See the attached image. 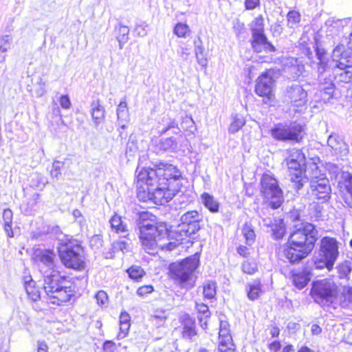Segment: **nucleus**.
Segmentation results:
<instances>
[{
	"instance_id": "9",
	"label": "nucleus",
	"mask_w": 352,
	"mask_h": 352,
	"mask_svg": "<svg viewBox=\"0 0 352 352\" xmlns=\"http://www.w3.org/2000/svg\"><path fill=\"white\" fill-rule=\"evenodd\" d=\"M278 69H265L256 78L254 85L255 94L262 99L265 104H271L276 101V83Z\"/></svg>"
},
{
	"instance_id": "41",
	"label": "nucleus",
	"mask_w": 352,
	"mask_h": 352,
	"mask_svg": "<svg viewBox=\"0 0 352 352\" xmlns=\"http://www.w3.org/2000/svg\"><path fill=\"white\" fill-rule=\"evenodd\" d=\"M245 124V120L242 118L234 117L229 126V132L234 133L239 131Z\"/></svg>"
},
{
	"instance_id": "3",
	"label": "nucleus",
	"mask_w": 352,
	"mask_h": 352,
	"mask_svg": "<svg viewBox=\"0 0 352 352\" xmlns=\"http://www.w3.org/2000/svg\"><path fill=\"white\" fill-rule=\"evenodd\" d=\"M317 241L318 232L315 226L302 222L289 234L283 250L284 255L290 263H298L311 253Z\"/></svg>"
},
{
	"instance_id": "13",
	"label": "nucleus",
	"mask_w": 352,
	"mask_h": 352,
	"mask_svg": "<svg viewBox=\"0 0 352 352\" xmlns=\"http://www.w3.org/2000/svg\"><path fill=\"white\" fill-rule=\"evenodd\" d=\"M320 250L326 259L325 267L328 271H331L339 254L336 240L334 238L324 236L321 239Z\"/></svg>"
},
{
	"instance_id": "12",
	"label": "nucleus",
	"mask_w": 352,
	"mask_h": 352,
	"mask_svg": "<svg viewBox=\"0 0 352 352\" xmlns=\"http://www.w3.org/2000/svg\"><path fill=\"white\" fill-rule=\"evenodd\" d=\"M310 194L318 204H324L329 201L331 188L326 177H314L310 182Z\"/></svg>"
},
{
	"instance_id": "25",
	"label": "nucleus",
	"mask_w": 352,
	"mask_h": 352,
	"mask_svg": "<svg viewBox=\"0 0 352 352\" xmlns=\"http://www.w3.org/2000/svg\"><path fill=\"white\" fill-rule=\"evenodd\" d=\"M336 67L340 69H346L352 68V52L344 50L338 55L336 60Z\"/></svg>"
},
{
	"instance_id": "39",
	"label": "nucleus",
	"mask_w": 352,
	"mask_h": 352,
	"mask_svg": "<svg viewBox=\"0 0 352 352\" xmlns=\"http://www.w3.org/2000/svg\"><path fill=\"white\" fill-rule=\"evenodd\" d=\"M286 232V228L283 221L274 225L272 228V234L275 239H282Z\"/></svg>"
},
{
	"instance_id": "49",
	"label": "nucleus",
	"mask_w": 352,
	"mask_h": 352,
	"mask_svg": "<svg viewBox=\"0 0 352 352\" xmlns=\"http://www.w3.org/2000/svg\"><path fill=\"white\" fill-rule=\"evenodd\" d=\"M102 350L104 352H116V344L112 340H106L102 344Z\"/></svg>"
},
{
	"instance_id": "32",
	"label": "nucleus",
	"mask_w": 352,
	"mask_h": 352,
	"mask_svg": "<svg viewBox=\"0 0 352 352\" xmlns=\"http://www.w3.org/2000/svg\"><path fill=\"white\" fill-rule=\"evenodd\" d=\"M252 33L265 32V21L262 14L256 16L250 24Z\"/></svg>"
},
{
	"instance_id": "14",
	"label": "nucleus",
	"mask_w": 352,
	"mask_h": 352,
	"mask_svg": "<svg viewBox=\"0 0 352 352\" xmlns=\"http://www.w3.org/2000/svg\"><path fill=\"white\" fill-rule=\"evenodd\" d=\"M181 337L183 340L192 341L198 335L195 319L188 314L179 316Z\"/></svg>"
},
{
	"instance_id": "54",
	"label": "nucleus",
	"mask_w": 352,
	"mask_h": 352,
	"mask_svg": "<svg viewBox=\"0 0 352 352\" xmlns=\"http://www.w3.org/2000/svg\"><path fill=\"white\" fill-rule=\"evenodd\" d=\"M59 102L60 106L65 109H67L71 106V102L67 95H63L59 98Z\"/></svg>"
},
{
	"instance_id": "63",
	"label": "nucleus",
	"mask_w": 352,
	"mask_h": 352,
	"mask_svg": "<svg viewBox=\"0 0 352 352\" xmlns=\"http://www.w3.org/2000/svg\"><path fill=\"white\" fill-rule=\"evenodd\" d=\"M294 350V346L292 344H286L282 349L281 352H293Z\"/></svg>"
},
{
	"instance_id": "52",
	"label": "nucleus",
	"mask_w": 352,
	"mask_h": 352,
	"mask_svg": "<svg viewBox=\"0 0 352 352\" xmlns=\"http://www.w3.org/2000/svg\"><path fill=\"white\" fill-rule=\"evenodd\" d=\"M267 330L272 338H278L280 333V330L276 324H270L267 327Z\"/></svg>"
},
{
	"instance_id": "47",
	"label": "nucleus",
	"mask_w": 352,
	"mask_h": 352,
	"mask_svg": "<svg viewBox=\"0 0 352 352\" xmlns=\"http://www.w3.org/2000/svg\"><path fill=\"white\" fill-rule=\"evenodd\" d=\"M218 350L219 352H236V347L234 343L223 344L222 342L219 343Z\"/></svg>"
},
{
	"instance_id": "30",
	"label": "nucleus",
	"mask_w": 352,
	"mask_h": 352,
	"mask_svg": "<svg viewBox=\"0 0 352 352\" xmlns=\"http://www.w3.org/2000/svg\"><path fill=\"white\" fill-rule=\"evenodd\" d=\"M242 234L245 240V243L248 245H250L256 240V234L254 230L249 222H245L242 228Z\"/></svg>"
},
{
	"instance_id": "8",
	"label": "nucleus",
	"mask_w": 352,
	"mask_h": 352,
	"mask_svg": "<svg viewBox=\"0 0 352 352\" xmlns=\"http://www.w3.org/2000/svg\"><path fill=\"white\" fill-rule=\"evenodd\" d=\"M259 193L263 204L273 210L279 208L284 202L283 191L275 177L268 173L262 174Z\"/></svg>"
},
{
	"instance_id": "4",
	"label": "nucleus",
	"mask_w": 352,
	"mask_h": 352,
	"mask_svg": "<svg viewBox=\"0 0 352 352\" xmlns=\"http://www.w3.org/2000/svg\"><path fill=\"white\" fill-rule=\"evenodd\" d=\"M43 289L47 302L56 306L65 305L76 297L73 279L57 269L43 277Z\"/></svg>"
},
{
	"instance_id": "57",
	"label": "nucleus",
	"mask_w": 352,
	"mask_h": 352,
	"mask_svg": "<svg viewBox=\"0 0 352 352\" xmlns=\"http://www.w3.org/2000/svg\"><path fill=\"white\" fill-rule=\"evenodd\" d=\"M3 228L9 238L14 237V232L12 229V223H3Z\"/></svg>"
},
{
	"instance_id": "27",
	"label": "nucleus",
	"mask_w": 352,
	"mask_h": 352,
	"mask_svg": "<svg viewBox=\"0 0 352 352\" xmlns=\"http://www.w3.org/2000/svg\"><path fill=\"white\" fill-rule=\"evenodd\" d=\"M217 284L214 280H208L202 284L203 296L205 299L213 300L216 298Z\"/></svg>"
},
{
	"instance_id": "64",
	"label": "nucleus",
	"mask_w": 352,
	"mask_h": 352,
	"mask_svg": "<svg viewBox=\"0 0 352 352\" xmlns=\"http://www.w3.org/2000/svg\"><path fill=\"white\" fill-rule=\"evenodd\" d=\"M316 268L318 270H321L324 267V262H323L322 260H318L315 262Z\"/></svg>"
},
{
	"instance_id": "36",
	"label": "nucleus",
	"mask_w": 352,
	"mask_h": 352,
	"mask_svg": "<svg viewBox=\"0 0 352 352\" xmlns=\"http://www.w3.org/2000/svg\"><path fill=\"white\" fill-rule=\"evenodd\" d=\"M181 128L183 132L186 134H192L195 126V122L192 118L188 116H185L183 118L181 122Z\"/></svg>"
},
{
	"instance_id": "23",
	"label": "nucleus",
	"mask_w": 352,
	"mask_h": 352,
	"mask_svg": "<svg viewBox=\"0 0 352 352\" xmlns=\"http://www.w3.org/2000/svg\"><path fill=\"white\" fill-rule=\"evenodd\" d=\"M91 118L95 124H100L105 120V109L104 107L100 104L99 101H96L91 104Z\"/></svg>"
},
{
	"instance_id": "38",
	"label": "nucleus",
	"mask_w": 352,
	"mask_h": 352,
	"mask_svg": "<svg viewBox=\"0 0 352 352\" xmlns=\"http://www.w3.org/2000/svg\"><path fill=\"white\" fill-rule=\"evenodd\" d=\"M337 270L339 278H344L348 277V276L351 274V267L349 263L345 261L340 263L337 266Z\"/></svg>"
},
{
	"instance_id": "60",
	"label": "nucleus",
	"mask_w": 352,
	"mask_h": 352,
	"mask_svg": "<svg viewBox=\"0 0 352 352\" xmlns=\"http://www.w3.org/2000/svg\"><path fill=\"white\" fill-rule=\"evenodd\" d=\"M311 334L318 336L322 333V328L318 324H314L311 328Z\"/></svg>"
},
{
	"instance_id": "37",
	"label": "nucleus",
	"mask_w": 352,
	"mask_h": 352,
	"mask_svg": "<svg viewBox=\"0 0 352 352\" xmlns=\"http://www.w3.org/2000/svg\"><path fill=\"white\" fill-rule=\"evenodd\" d=\"M316 55L317 58L319 60V65L323 69L326 68L328 65V58L327 51L319 47H316L315 49Z\"/></svg>"
},
{
	"instance_id": "2",
	"label": "nucleus",
	"mask_w": 352,
	"mask_h": 352,
	"mask_svg": "<svg viewBox=\"0 0 352 352\" xmlns=\"http://www.w3.org/2000/svg\"><path fill=\"white\" fill-rule=\"evenodd\" d=\"M182 179V170L167 162L137 168L133 180L136 197L141 202L164 205L175 196V183Z\"/></svg>"
},
{
	"instance_id": "42",
	"label": "nucleus",
	"mask_w": 352,
	"mask_h": 352,
	"mask_svg": "<svg viewBox=\"0 0 352 352\" xmlns=\"http://www.w3.org/2000/svg\"><path fill=\"white\" fill-rule=\"evenodd\" d=\"M301 15L298 11L290 10L287 14V21L289 25L292 27L300 21Z\"/></svg>"
},
{
	"instance_id": "26",
	"label": "nucleus",
	"mask_w": 352,
	"mask_h": 352,
	"mask_svg": "<svg viewBox=\"0 0 352 352\" xmlns=\"http://www.w3.org/2000/svg\"><path fill=\"white\" fill-rule=\"evenodd\" d=\"M290 100L293 106L298 107L305 105L307 93L301 88L293 89L290 92Z\"/></svg>"
},
{
	"instance_id": "34",
	"label": "nucleus",
	"mask_w": 352,
	"mask_h": 352,
	"mask_svg": "<svg viewBox=\"0 0 352 352\" xmlns=\"http://www.w3.org/2000/svg\"><path fill=\"white\" fill-rule=\"evenodd\" d=\"M256 259L246 258L241 264V270L244 274H253L258 271L257 263Z\"/></svg>"
},
{
	"instance_id": "45",
	"label": "nucleus",
	"mask_w": 352,
	"mask_h": 352,
	"mask_svg": "<svg viewBox=\"0 0 352 352\" xmlns=\"http://www.w3.org/2000/svg\"><path fill=\"white\" fill-rule=\"evenodd\" d=\"M128 115L127 103L126 101H121L118 105L117 116L118 119Z\"/></svg>"
},
{
	"instance_id": "28",
	"label": "nucleus",
	"mask_w": 352,
	"mask_h": 352,
	"mask_svg": "<svg viewBox=\"0 0 352 352\" xmlns=\"http://www.w3.org/2000/svg\"><path fill=\"white\" fill-rule=\"evenodd\" d=\"M129 277L135 283H140L146 275L145 270L139 265H132L126 270Z\"/></svg>"
},
{
	"instance_id": "56",
	"label": "nucleus",
	"mask_w": 352,
	"mask_h": 352,
	"mask_svg": "<svg viewBox=\"0 0 352 352\" xmlns=\"http://www.w3.org/2000/svg\"><path fill=\"white\" fill-rule=\"evenodd\" d=\"M222 342H223V344L233 343L231 333L223 334L221 336H219V343H222Z\"/></svg>"
},
{
	"instance_id": "40",
	"label": "nucleus",
	"mask_w": 352,
	"mask_h": 352,
	"mask_svg": "<svg viewBox=\"0 0 352 352\" xmlns=\"http://www.w3.org/2000/svg\"><path fill=\"white\" fill-rule=\"evenodd\" d=\"M336 78L340 83L347 84L352 82V69H342Z\"/></svg>"
},
{
	"instance_id": "55",
	"label": "nucleus",
	"mask_w": 352,
	"mask_h": 352,
	"mask_svg": "<svg viewBox=\"0 0 352 352\" xmlns=\"http://www.w3.org/2000/svg\"><path fill=\"white\" fill-rule=\"evenodd\" d=\"M3 219L4 223H12V211L6 208L3 212Z\"/></svg>"
},
{
	"instance_id": "19",
	"label": "nucleus",
	"mask_w": 352,
	"mask_h": 352,
	"mask_svg": "<svg viewBox=\"0 0 352 352\" xmlns=\"http://www.w3.org/2000/svg\"><path fill=\"white\" fill-rule=\"evenodd\" d=\"M261 280L256 278L247 285V296L250 300H257L263 292Z\"/></svg>"
},
{
	"instance_id": "31",
	"label": "nucleus",
	"mask_w": 352,
	"mask_h": 352,
	"mask_svg": "<svg viewBox=\"0 0 352 352\" xmlns=\"http://www.w3.org/2000/svg\"><path fill=\"white\" fill-rule=\"evenodd\" d=\"M173 33L178 38H186L191 34V30L186 23H177L173 28Z\"/></svg>"
},
{
	"instance_id": "51",
	"label": "nucleus",
	"mask_w": 352,
	"mask_h": 352,
	"mask_svg": "<svg viewBox=\"0 0 352 352\" xmlns=\"http://www.w3.org/2000/svg\"><path fill=\"white\" fill-rule=\"evenodd\" d=\"M267 348L270 352H278L281 349V342L278 340H273L268 344Z\"/></svg>"
},
{
	"instance_id": "53",
	"label": "nucleus",
	"mask_w": 352,
	"mask_h": 352,
	"mask_svg": "<svg viewBox=\"0 0 352 352\" xmlns=\"http://www.w3.org/2000/svg\"><path fill=\"white\" fill-rule=\"evenodd\" d=\"M230 333V326L226 321H221L219 324V336Z\"/></svg>"
},
{
	"instance_id": "15",
	"label": "nucleus",
	"mask_w": 352,
	"mask_h": 352,
	"mask_svg": "<svg viewBox=\"0 0 352 352\" xmlns=\"http://www.w3.org/2000/svg\"><path fill=\"white\" fill-rule=\"evenodd\" d=\"M250 45L254 52L256 53H260L263 50L268 52L276 51L275 46L269 41L265 32L252 33Z\"/></svg>"
},
{
	"instance_id": "5",
	"label": "nucleus",
	"mask_w": 352,
	"mask_h": 352,
	"mask_svg": "<svg viewBox=\"0 0 352 352\" xmlns=\"http://www.w3.org/2000/svg\"><path fill=\"white\" fill-rule=\"evenodd\" d=\"M201 265V253L195 252L179 261L170 263L168 276L181 288L191 289L196 285L197 272Z\"/></svg>"
},
{
	"instance_id": "21",
	"label": "nucleus",
	"mask_w": 352,
	"mask_h": 352,
	"mask_svg": "<svg viewBox=\"0 0 352 352\" xmlns=\"http://www.w3.org/2000/svg\"><path fill=\"white\" fill-rule=\"evenodd\" d=\"M196 309L199 325L203 329H206L211 315L208 307L203 302H197Z\"/></svg>"
},
{
	"instance_id": "10",
	"label": "nucleus",
	"mask_w": 352,
	"mask_h": 352,
	"mask_svg": "<svg viewBox=\"0 0 352 352\" xmlns=\"http://www.w3.org/2000/svg\"><path fill=\"white\" fill-rule=\"evenodd\" d=\"M309 295L316 303L331 302L338 295V286L329 278L317 279L311 283Z\"/></svg>"
},
{
	"instance_id": "20",
	"label": "nucleus",
	"mask_w": 352,
	"mask_h": 352,
	"mask_svg": "<svg viewBox=\"0 0 352 352\" xmlns=\"http://www.w3.org/2000/svg\"><path fill=\"white\" fill-rule=\"evenodd\" d=\"M119 331L117 334V338L122 339L125 338L129 331L131 327V317L128 312L123 311L120 313L119 317Z\"/></svg>"
},
{
	"instance_id": "59",
	"label": "nucleus",
	"mask_w": 352,
	"mask_h": 352,
	"mask_svg": "<svg viewBox=\"0 0 352 352\" xmlns=\"http://www.w3.org/2000/svg\"><path fill=\"white\" fill-rule=\"evenodd\" d=\"M174 128H178V125L175 120H172L170 122V123L167 125V126L166 128H164L163 130H162L160 132V135L164 134L169 129H174Z\"/></svg>"
},
{
	"instance_id": "24",
	"label": "nucleus",
	"mask_w": 352,
	"mask_h": 352,
	"mask_svg": "<svg viewBox=\"0 0 352 352\" xmlns=\"http://www.w3.org/2000/svg\"><path fill=\"white\" fill-rule=\"evenodd\" d=\"M237 253L244 258L254 259L258 258L259 256V252L258 248L252 247V243L248 245L246 243L245 245H239L236 248Z\"/></svg>"
},
{
	"instance_id": "35",
	"label": "nucleus",
	"mask_w": 352,
	"mask_h": 352,
	"mask_svg": "<svg viewBox=\"0 0 352 352\" xmlns=\"http://www.w3.org/2000/svg\"><path fill=\"white\" fill-rule=\"evenodd\" d=\"M346 193L343 196L344 203L352 208V176L349 177L344 184Z\"/></svg>"
},
{
	"instance_id": "7",
	"label": "nucleus",
	"mask_w": 352,
	"mask_h": 352,
	"mask_svg": "<svg viewBox=\"0 0 352 352\" xmlns=\"http://www.w3.org/2000/svg\"><path fill=\"white\" fill-rule=\"evenodd\" d=\"M287 157L285 159L290 181L296 190H300L306 178V156L302 148H292L286 151Z\"/></svg>"
},
{
	"instance_id": "29",
	"label": "nucleus",
	"mask_w": 352,
	"mask_h": 352,
	"mask_svg": "<svg viewBox=\"0 0 352 352\" xmlns=\"http://www.w3.org/2000/svg\"><path fill=\"white\" fill-rule=\"evenodd\" d=\"M111 229L116 233H123L128 231L127 226L122 219L121 216L115 213L109 220Z\"/></svg>"
},
{
	"instance_id": "16",
	"label": "nucleus",
	"mask_w": 352,
	"mask_h": 352,
	"mask_svg": "<svg viewBox=\"0 0 352 352\" xmlns=\"http://www.w3.org/2000/svg\"><path fill=\"white\" fill-rule=\"evenodd\" d=\"M55 258V253L51 249L36 250L32 256V260L35 263H41L45 265H53Z\"/></svg>"
},
{
	"instance_id": "48",
	"label": "nucleus",
	"mask_w": 352,
	"mask_h": 352,
	"mask_svg": "<svg viewBox=\"0 0 352 352\" xmlns=\"http://www.w3.org/2000/svg\"><path fill=\"white\" fill-rule=\"evenodd\" d=\"M260 4V0H244L245 9L247 10H252L259 8Z\"/></svg>"
},
{
	"instance_id": "62",
	"label": "nucleus",
	"mask_w": 352,
	"mask_h": 352,
	"mask_svg": "<svg viewBox=\"0 0 352 352\" xmlns=\"http://www.w3.org/2000/svg\"><path fill=\"white\" fill-rule=\"evenodd\" d=\"M296 352H316L314 349H311L307 345L300 346L296 351Z\"/></svg>"
},
{
	"instance_id": "58",
	"label": "nucleus",
	"mask_w": 352,
	"mask_h": 352,
	"mask_svg": "<svg viewBox=\"0 0 352 352\" xmlns=\"http://www.w3.org/2000/svg\"><path fill=\"white\" fill-rule=\"evenodd\" d=\"M61 174L60 167L58 165H53L50 175L53 177H58Z\"/></svg>"
},
{
	"instance_id": "46",
	"label": "nucleus",
	"mask_w": 352,
	"mask_h": 352,
	"mask_svg": "<svg viewBox=\"0 0 352 352\" xmlns=\"http://www.w3.org/2000/svg\"><path fill=\"white\" fill-rule=\"evenodd\" d=\"M95 298L98 305L102 306L108 302V296L104 291H98L96 295Z\"/></svg>"
},
{
	"instance_id": "1",
	"label": "nucleus",
	"mask_w": 352,
	"mask_h": 352,
	"mask_svg": "<svg viewBox=\"0 0 352 352\" xmlns=\"http://www.w3.org/2000/svg\"><path fill=\"white\" fill-rule=\"evenodd\" d=\"M202 218L197 210L182 214L175 230L155 214L142 211L138 213L137 226L141 248L150 255L159 251H171L180 245L193 243L192 236L201 229Z\"/></svg>"
},
{
	"instance_id": "17",
	"label": "nucleus",
	"mask_w": 352,
	"mask_h": 352,
	"mask_svg": "<svg viewBox=\"0 0 352 352\" xmlns=\"http://www.w3.org/2000/svg\"><path fill=\"white\" fill-rule=\"evenodd\" d=\"M311 273L307 270L300 272L292 271L291 278L294 285L296 288L301 289L308 284L311 279Z\"/></svg>"
},
{
	"instance_id": "22",
	"label": "nucleus",
	"mask_w": 352,
	"mask_h": 352,
	"mask_svg": "<svg viewBox=\"0 0 352 352\" xmlns=\"http://www.w3.org/2000/svg\"><path fill=\"white\" fill-rule=\"evenodd\" d=\"M203 205L212 213H217L219 211L220 204L218 200L208 192H203L201 195Z\"/></svg>"
},
{
	"instance_id": "11",
	"label": "nucleus",
	"mask_w": 352,
	"mask_h": 352,
	"mask_svg": "<svg viewBox=\"0 0 352 352\" xmlns=\"http://www.w3.org/2000/svg\"><path fill=\"white\" fill-rule=\"evenodd\" d=\"M272 137L282 142L300 143L304 138V127L296 121L289 124L278 123L270 130Z\"/></svg>"
},
{
	"instance_id": "43",
	"label": "nucleus",
	"mask_w": 352,
	"mask_h": 352,
	"mask_svg": "<svg viewBox=\"0 0 352 352\" xmlns=\"http://www.w3.org/2000/svg\"><path fill=\"white\" fill-rule=\"evenodd\" d=\"M154 291V287L152 285H143L140 286L136 291V294L140 297H146L148 294L153 293Z\"/></svg>"
},
{
	"instance_id": "33",
	"label": "nucleus",
	"mask_w": 352,
	"mask_h": 352,
	"mask_svg": "<svg viewBox=\"0 0 352 352\" xmlns=\"http://www.w3.org/2000/svg\"><path fill=\"white\" fill-rule=\"evenodd\" d=\"M340 304L343 307L352 306V287H344L340 296Z\"/></svg>"
},
{
	"instance_id": "18",
	"label": "nucleus",
	"mask_w": 352,
	"mask_h": 352,
	"mask_svg": "<svg viewBox=\"0 0 352 352\" xmlns=\"http://www.w3.org/2000/svg\"><path fill=\"white\" fill-rule=\"evenodd\" d=\"M24 287L30 300L36 301L40 298L39 287L30 276L24 277Z\"/></svg>"
},
{
	"instance_id": "6",
	"label": "nucleus",
	"mask_w": 352,
	"mask_h": 352,
	"mask_svg": "<svg viewBox=\"0 0 352 352\" xmlns=\"http://www.w3.org/2000/svg\"><path fill=\"white\" fill-rule=\"evenodd\" d=\"M82 242L72 236H65L59 241L57 253L62 265L67 269L82 272L87 267Z\"/></svg>"
},
{
	"instance_id": "50",
	"label": "nucleus",
	"mask_w": 352,
	"mask_h": 352,
	"mask_svg": "<svg viewBox=\"0 0 352 352\" xmlns=\"http://www.w3.org/2000/svg\"><path fill=\"white\" fill-rule=\"evenodd\" d=\"M322 94H325L328 99L333 97L334 93V85L333 83H329L326 87H323L320 91Z\"/></svg>"
},
{
	"instance_id": "44",
	"label": "nucleus",
	"mask_w": 352,
	"mask_h": 352,
	"mask_svg": "<svg viewBox=\"0 0 352 352\" xmlns=\"http://www.w3.org/2000/svg\"><path fill=\"white\" fill-rule=\"evenodd\" d=\"M10 48V42L8 38H3V43L0 45V63L6 60V52Z\"/></svg>"
},
{
	"instance_id": "61",
	"label": "nucleus",
	"mask_w": 352,
	"mask_h": 352,
	"mask_svg": "<svg viewBox=\"0 0 352 352\" xmlns=\"http://www.w3.org/2000/svg\"><path fill=\"white\" fill-rule=\"evenodd\" d=\"M37 352H48V346L45 342H38Z\"/></svg>"
}]
</instances>
